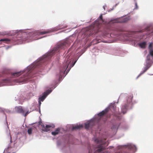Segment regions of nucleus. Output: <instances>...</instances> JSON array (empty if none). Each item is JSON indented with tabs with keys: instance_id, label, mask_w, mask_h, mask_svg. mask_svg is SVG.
Returning <instances> with one entry per match:
<instances>
[{
	"instance_id": "nucleus-19",
	"label": "nucleus",
	"mask_w": 153,
	"mask_h": 153,
	"mask_svg": "<svg viewBox=\"0 0 153 153\" xmlns=\"http://www.w3.org/2000/svg\"><path fill=\"white\" fill-rule=\"evenodd\" d=\"M32 128H30L28 129L27 130L28 133L29 134H30L32 133Z\"/></svg>"
},
{
	"instance_id": "nucleus-22",
	"label": "nucleus",
	"mask_w": 153,
	"mask_h": 153,
	"mask_svg": "<svg viewBox=\"0 0 153 153\" xmlns=\"http://www.w3.org/2000/svg\"><path fill=\"white\" fill-rule=\"evenodd\" d=\"M9 79H5L4 80H3V82L5 83H7L9 82Z\"/></svg>"
},
{
	"instance_id": "nucleus-15",
	"label": "nucleus",
	"mask_w": 153,
	"mask_h": 153,
	"mask_svg": "<svg viewBox=\"0 0 153 153\" xmlns=\"http://www.w3.org/2000/svg\"><path fill=\"white\" fill-rule=\"evenodd\" d=\"M83 126L82 125H77L73 126L72 128L73 130H76L78 129H79L81 128H83Z\"/></svg>"
},
{
	"instance_id": "nucleus-24",
	"label": "nucleus",
	"mask_w": 153,
	"mask_h": 153,
	"mask_svg": "<svg viewBox=\"0 0 153 153\" xmlns=\"http://www.w3.org/2000/svg\"><path fill=\"white\" fill-rule=\"evenodd\" d=\"M95 141L97 143H99V140L97 139H96L95 140Z\"/></svg>"
},
{
	"instance_id": "nucleus-8",
	"label": "nucleus",
	"mask_w": 153,
	"mask_h": 153,
	"mask_svg": "<svg viewBox=\"0 0 153 153\" xmlns=\"http://www.w3.org/2000/svg\"><path fill=\"white\" fill-rule=\"evenodd\" d=\"M51 92V91L49 90H47L46 92L44 93L42 96L39 98V100L41 101H43L47 95L50 94Z\"/></svg>"
},
{
	"instance_id": "nucleus-17",
	"label": "nucleus",
	"mask_w": 153,
	"mask_h": 153,
	"mask_svg": "<svg viewBox=\"0 0 153 153\" xmlns=\"http://www.w3.org/2000/svg\"><path fill=\"white\" fill-rule=\"evenodd\" d=\"M1 42H4L5 43H9L10 42V40L8 39H1L0 40Z\"/></svg>"
},
{
	"instance_id": "nucleus-13",
	"label": "nucleus",
	"mask_w": 153,
	"mask_h": 153,
	"mask_svg": "<svg viewBox=\"0 0 153 153\" xmlns=\"http://www.w3.org/2000/svg\"><path fill=\"white\" fill-rule=\"evenodd\" d=\"M93 123V122L92 121H90L85 123V128L87 129H88Z\"/></svg>"
},
{
	"instance_id": "nucleus-20",
	"label": "nucleus",
	"mask_w": 153,
	"mask_h": 153,
	"mask_svg": "<svg viewBox=\"0 0 153 153\" xmlns=\"http://www.w3.org/2000/svg\"><path fill=\"white\" fill-rule=\"evenodd\" d=\"M149 55H150V56H153V50H152V49L150 50Z\"/></svg>"
},
{
	"instance_id": "nucleus-31",
	"label": "nucleus",
	"mask_w": 153,
	"mask_h": 153,
	"mask_svg": "<svg viewBox=\"0 0 153 153\" xmlns=\"http://www.w3.org/2000/svg\"><path fill=\"white\" fill-rule=\"evenodd\" d=\"M28 114V112H27L26 113V114H25V116H26L27 115V114Z\"/></svg>"
},
{
	"instance_id": "nucleus-32",
	"label": "nucleus",
	"mask_w": 153,
	"mask_h": 153,
	"mask_svg": "<svg viewBox=\"0 0 153 153\" xmlns=\"http://www.w3.org/2000/svg\"><path fill=\"white\" fill-rule=\"evenodd\" d=\"M91 153V150H90V151H89V153Z\"/></svg>"
},
{
	"instance_id": "nucleus-29",
	"label": "nucleus",
	"mask_w": 153,
	"mask_h": 153,
	"mask_svg": "<svg viewBox=\"0 0 153 153\" xmlns=\"http://www.w3.org/2000/svg\"><path fill=\"white\" fill-rule=\"evenodd\" d=\"M146 68V70L144 71V72H145L148 69V68Z\"/></svg>"
},
{
	"instance_id": "nucleus-23",
	"label": "nucleus",
	"mask_w": 153,
	"mask_h": 153,
	"mask_svg": "<svg viewBox=\"0 0 153 153\" xmlns=\"http://www.w3.org/2000/svg\"><path fill=\"white\" fill-rule=\"evenodd\" d=\"M150 56L149 55H147V60H150Z\"/></svg>"
},
{
	"instance_id": "nucleus-21",
	"label": "nucleus",
	"mask_w": 153,
	"mask_h": 153,
	"mask_svg": "<svg viewBox=\"0 0 153 153\" xmlns=\"http://www.w3.org/2000/svg\"><path fill=\"white\" fill-rule=\"evenodd\" d=\"M152 43H150L149 45V48L150 50L151 49H152Z\"/></svg>"
},
{
	"instance_id": "nucleus-11",
	"label": "nucleus",
	"mask_w": 153,
	"mask_h": 153,
	"mask_svg": "<svg viewBox=\"0 0 153 153\" xmlns=\"http://www.w3.org/2000/svg\"><path fill=\"white\" fill-rule=\"evenodd\" d=\"M24 72L25 71H22L17 72L14 73L12 74V76H14L16 77H17L24 73Z\"/></svg>"
},
{
	"instance_id": "nucleus-12",
	"label": "nucleus",
	"mask_w": 153,
	"mask_h": 153,
	"mask_svg": "<svg viewBox=\"0 0 153 153\" xmlns=\"http://www.w3.org/2000/svg\"><path fill=\"white\" fill-rule=\"evenodd\" d=\"M128 105V103L127 105H125L123 106L122 107V112L123 114H125L127 111V107Z\"/></svg>"
},
{
	"instance_id": "nucleus-27",
	"label": "nucleus",
	"mask_w": 153,
	"mask_h": 153,
	"mask_svg": "<svg viewBox=\"0 0 153 153\" xmlns=\"http://www.w3.org/2000/svg\"><path fill=\"white\" fill-rule=\"evenodd\" d=\"M0 111L4 112V111L1 108H0Z\"/></svg>"
},
{
	"instance_id": "nucleus-7",
	"label": "nucleus",
	"mask_w": 153,
	"mask_h": 153,
	"mask_svg": "<svg viewBox=\"0 0 153 153\" xmlns=\"http://www.w3.org/2000/svg\"><path fill=\"white\" fill-rule=\"evenodd\" d=\"M39 125H40L42 127V131L45 132H47L50 131L49 128L51 127V126L48 125H46V126L43 124L42 122H40Z\"/></svg>"
},
{
	"instance_id": "nucleus-5",
	"label": "nucleus",
	"mask_w": 153,
	"mask_h": 153,
	"mask_svg": "<svg viewBox=\"0 0 153 153\" xmlns=\"http://www.w3.org/2000/svg\"><path fill=\"white\" fill-rule=\"evenodd\" d=\"M105 147L102 144L98 145L95 148L94 153H104Z\"/></svg>"
},
{
	"instance_id": "nucleus-28",
	"label": "nucleus",
	"mask_w": 153,
	"mask_h": 153,
	"mask_svg": "<svg viewBox=\"0 0 153 153\" xmlns=\"http://www.w3.org/2000/svg\"><path fill=\"white\" fill-rule=\"evenodd\" d=\"M135 6H136V8H137V4L136 3H135Z\"/></svg>"
},
{
	"instance_id": "nucleus-16",
	"label": "nucleus",
	"mask_w": 153,
	"mask_h": 153,
	"mask_svg": "<svg viewBox=\"0 0 153 153\" xmlns=\"http://www.w3.org/2000/svg\"><path fill=\"white\" fill-rule=\"evenodd\" d=\"M59 128H58L55 131L52 132L51 133L53 135H56L59 133Z\"/></svg>"
},
{
	"instance_id": "nucleus-10",
	"label": "nucleus",
	"mask_w": 153,
	"mask_h": 153,
	"mask_svg": "<svg viewBox=\"0 0 153 153\" xmlns=\"http://www.w3.org/2000/svg\"><path fill=\"white\" fill-rule=\"evenodd\" d=\"M15 109L16 112L18 113H24L25 111L21 106L16 107L15 108Z\"/></svg>"
},
{
	"instance_id": "nucleus-6",
	"label": "nucleus",
	"mask_w": 153,
	"mask_h": 153,
	"mask_svg": "<svg viewBox=\"0 0 153 153\" xmlns=\"http://www.w3.org/2000/svg\"><path fill=\"white\" fill-rule=\"evenodd\" d=\"M30 72L29 71L28 72L27 74L26 75L24 76L23 78H22L21 79L19 80H17V82L22 83H26L28 80L30 78V76L29 75Z\"/></svg>"
},
{
	"instance_id": "nucleus-2",
	"label": "nucleus",
	"mask_w": 153,
	"mask_h": 153,
	"mask_svg": "<svg viewBox=\"0 0 153 153\" xmlns=\"http://www.w3.org/2000/svg\"><path fill=\"white\" fill-rule=\"evenodd\" d=\"M103 22L102 15L101 14L99 18L97 19L94 22V24L92 25L91 27L92 30V34L94 33H97L99 32L100 25Z\"/></svg>"
},
{
	"instance_id": "nucleus-30",
	"label": "nucleus",
	"mask_w": 153,
	"mask_h": 153,
	"mask_svg": "<svg viewBox=\"0 0 153 153\" xmlns=\"http://www.w3.org/2000/svg\"><path fill=\"white\" fill-rule=\"evenodd\" d=\"M10 142L11 143H12V140H11V136H10Z\"/></svg>"
},
{
	"instance_id": "nucleus-25",
	"label": "nucleus",
	"mask_w": 153,
	"mask_h": 153,
	"mask_svg": "<svg viewBox=\"0 0 153 153\" xmlns=\"http://www.w3.org/2000/svg\"><path fill=\"white\" fill-rule=\"evenodd\" d=\"M149 30V27H147L146 28V29L145 30L148 31Z\"/></svg>"
},
{
	"instance_id": "nucleus-18",
	"label": "nucleus",
	"mask_w": 153,
	"mask_h": 153,
	"mask_svg": "<svg viewBox=\"0 0 153 153\" xmlns=\"http://www.w3.org/2000/svg\"><path fill=\"white\" fill-rule=\"evenodd\" d=\"M49 33V31L48 30L44 31L39 32V34L40 35H43L45 34L48 33Z\"/></svg>"
},
{
	"instance_id": "nucleus-1",
	"label": "nucleus",
	"mask_w": 153,
	"mask_h": 153,
	"mask_svg": "<svg viewBox=\"0 0 153 153\" xmlns=\"http://www.w3.org/2000/svg\"><path fill=\"white\" fill-rule=\"evenodd\" d=\"M73 61L72 60L68 59L66 62L64 63L63 68L61 69L60 71V76H62L65 72L66 70L67 69V72H68L70 69L72 67L76 62L75 61L73 63Z\"/></svg>"
},
{
	"instance_id": "nucleus-3",
	"label": "nucleus",
	"mask_w": 153,
	"mask_h": 153,
	"mask_svg": "<svg viewBox=\"0 0 153 153\" xmlns=\"http://www.w3.org/2000/svg\"><path fill=\"white\" fill-rule=\"evenodd\" d=\"M67 41L66 40L61 42L59 44L55 47L52 51L50 53V55H52L57 52L60 49H64L67 47Z\"/></svg>"
},
{
	"instance_id": "nucleus-26",
	"label": "nucleus",
	"mask_w": 153,
	"mask_h": 153,
	"mask_svg": "<svg viewBox=\"0 0 153 153\" xmlns=\"http://www.w3.org/2000/svg\"><path fill=\"white\" fill-rule=\"evenodd\" d=\"M41 101L39 100V106H40L41 104Z\"/></svg>"
},
{
	"instance_id": "nucleus-14",
	"label": "nucleus",
	"mask_w": 153,
	"mask_h": 153,
	"mask_svg": "<svg viewBox=\"0 0 153 153\" xmlns=\"http://www.w3.org/2000/svg\"><path fill=\"white\" fill-rule=\"evenodd\" d=\"M146 42H142L138 44L139 46L143 48H146Z\"/></svg>"
},
{
	"instance_id": "nucleus-9",
	"label": "nucleus",
	"mask_w": 153,
	"mask_h": 153,
	"mask_svg": "<svg viewBox=\"0 0 153 153\" xmlns=\"http://www.w3.org/2000/svg\"><path fill=\"white\" fill-rule=\"evenodd\" d=\"M108 111V108H106L104 110L102 111L99 113L98 114V116L99 118L98 119H100L103 116L106 114Z\"/></svg>"
},
{
	"instance_id": "nucleus-4",
	"label": "nucleus",
	"mask_w": 153,
	"mask_h": 153,
	"mask_svg": "<svg viewBox=\"0 0 153 153\" xmlns=\"http://www.w3.org/2000/svg\"><path fill=\"white\" fill-rule=\"evenodd\" d=\"M129 20V18L122 17L118 19H116L111 20L110 21V23H124L127 22Z\"/></svg>"
}]
</instances>
